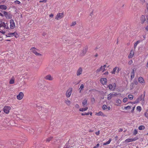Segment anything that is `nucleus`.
Instances as JSON below:
<instances>
[{
    "mask_svg": "<svg viewBox=\"0 0 148 148\" xmlns=\"http://www.w3.org/2000/svg\"><path fill=\"white\" fill-rule=\"evenodd\" d=\"M136 109L137 110L140 112L142 110V108L140 106H138L137 107Z\"/></svg>",
    "mask_w": 148,
    "mask_h": 148,
    "instance_id": "obj_36",
    "label": "nucleus"
},
{
    "mask_svg": "<svg viewBox=\"0 0 148 148\" xmlns=\"http://www.w3.org/2000/svg\"><path fill=\"white\" fill-rule=\"evenodd\" d=\"M141 41L140 40H138L134 44V48H136L137 45L141 42Z\"/></svg>",
    "mask_w": 148,
    "mask_h": 148,
    "instance_id": "obj_26",
    "label": "nucleus"
},
{
    "mask_svg": "<svg viewBox=\"0 0 148 148\" xmlns=\"http://www.w3.org/2000/svg\"><path fill=\"white\" fill-rule=\"evenodd\" d=\"M14 3L16 4H19L21 3V2L18 1L16 0L14 1Z\"/></svg>",
    "mask_w": 148,
    "mask_h": 148,
    "instance_id": "obj_38",
    "label": "nucleus"
},
{
    "mask_svg": "<svg viewBox=\"0 0 148 148\" xmlns=\"http://www.w3.org/2000/svg\"><path fill=\"white\" fill-rule=\"evenodd\" d=\"M134 56V53L132 51V50L130 52V53L128 56V58H132Z\"/></svg>",
    "mask_w": 148,
    "mask_h": 148,
    "instance_id": "obj_22",
    "label": "nucleus"
},
{
    "mask_svg": "<svg viewBox=\"0 0 148 148\" xmlns=\"http://www.w3.org/2000/svg\"><path fill=\"white\" fill-rule=\"evenodd\" d=\"M116 103L118 104H117V106L119 105L121 103V101L120 99L117 100L116 101Z\"/></svg>",
    "mask_w": 148,
    "mask_h": 148,
    "instance_id": "obj_30",
    "label": "nucleus"
},
{
    "mask_svg": "<svg viewBox=\"0 0 148 148\" xmlns=\"http://www.w3.org/2000/svg\"><path fill=\"white\" fill-rule=\"evenodd\" d=\"M82 105L84 107L85 106L87 103V100L86 99H85L82 102Z\"/></svg>",
    "mask_w": 148,
    "mask_h": 148,
    "instance_id": "obj_27",
    "label": "nucleus"
},
{
    "mask_svg": "<svg viewBox=\"0 0 148 148\" xmlns=\"http://www.w3.org/2000/svg\"><path fill=\"white\" fill-rule=\"evenodd\" d=\"M3 15H4L5 16H7V14H8V13L5 11H3Z\"/></svg>",
    "mask_w": 148,
    "mask_h": 148,
    "instance_id": "obj_44",
    "label": "nucleus"
},
{
    "mask_svg": "<svg viewBox=\"0 0 148 148\" xmlns=\"http://www.w3.org/2000/svg\"><path fill=\"white\" fill-rule=\"evenodd\" d=\"M145 127L143 125H140L138 127V129L140 130H144L145 129Z\"/></svg>",
    "mask_w": 148,
    "mask_h": 148,
    "instance_id": "obj_29",
    "label": "nucleus"
},
{
    "mask_svg": "<svg viewBox=\"0 0 148 148\" xmlns=\"http://www.w3.org/2000/svg\"><path fill=\"white\" fill-rule=\"evenodd\" d=\"M83 69L81 67H80L78 69L77 72V75L78 76L81 75Z\"/></svg>",
    "mask_w": 148,
    "mask_h": 148,
    "instance_id": "obj_11",
    "label": "nucleus"
},
{
    "mask_svg": "<svg viewBox=\"0 0 148 148\" xmlns=\"http://www.w3.org/2000/svg\"><path fill=\"white\" fill-rule=\"evenodd\" d=\"M5 17L8 19H11L12 18V16L10 14H8L7 16H6Z\"/></svg>",
    "mask_w": 148,
    "mask_h": 148,
    "instance_id": "obj_33",
    "label": "nucleus"
},
{
    "mask_svg": "<svg viewBox=\"0 0 148 148\" xmlns=\"http://www.w3.org/2000/svg\"><path fill=\"white\" fill-rule=\"evenodd\" d=\"M131 107L130 106H127L126 107H124V109L125 110H127V109H131Z\"/></svg>",
    "mask_w": 148,
    "mask_h": 148,
    "instance_id": "obj_42",
    "label": "nucleus"
},
{
    "mask_svg": "<svg viewBox=\"0 0 148 148\" xmlns=\"http://www.w3.org/2000/svg\"><path fill=\"white\" fill-rule=\"evenodd\" d=\"M95 101V99L94 98L92 97V98H91V101L92 103H94Z\"/></svg>",
    "mask_w": 148,
    "mask_h": 148,
    "instance_id": "obj_48",
    "label": "nucleus"
},
{
    "mask_svg": "<svg viewBox=\"0 0 148 148\" xmlns=\"http://www.w3.org/2000/svg\"><path fill=\"white\" fill-rule=\"evenodd\" d=\"M146 21V18L144 15H142L140 18V21L141 24H143Z\"/></svg>",
    "mask_w": 148,
    "mask_h": 148,
    "instance_id": "obj_13",
    "label": "nucleus"
},
{
    "mask_svg": "<svg viewBox=\"0 0 148 148\" xmlns=\"http://www.w3.org/2000/svg\"><path fill=\"white\" fill-rule=\"evenodd\" d=\"M76 24V23L75 22H73L71 23V26H74Z\"/></svg>",
    "mask_w": 148,
    "mask_h": 148,
    "instance_id": "obj_47",
    "label": "nucleus"
},
{
    "mask_svg": "<svg viewBox=\"0 0 148 148\" xmlns=\"http://www.w3.org/2000/svg\"><path fill=\"white\" fill-rule=\"evenodd\" d=\"M107 80L105 78H102L100 79V82L103 85L106 84Z\"/></svg>",
    "mask_w": 148,
    "mask_h": 148,
    "instance_id": "obj_12",
    "label": "nucleus"
},
{
    "mask_svg": "<svg viewBox=\"0 0 148 148\" xmlns=\"http://www.w3.org/2000/svg\"><path fill=\"white\" fill-rule=\"evenodd\" d=\"M146 6L147 11V15H148V3H146Z\"/></svg>",
    "mask_w": 148,
    "mask_h": 148,
    "instance_id": "obj_50",
    "label": "nucleus"
},
{
    "mask_svg": "<svg viewBox=\"0 0 148 148\" xmlns=\"http://www.w3.org/2000/svg\"><path fill=\"white\" fill-rule=\"evenodd\" d=\"M138 81L142 84H144L145 81L144 79L141 77H139L138 78Z\"/></svg>",
    "mask_w": 148,
    "mask_h": 148,
    "instance_id": "obj_14",
    "label": "nucleus"
},
{
    "mask_svg": "<svg viewBox=\"0 0 148 148\" xmlns=\"http://www.w3.org/2000/svg\"><path fill=\"white\" fill-rule=\"evenodd\" d=\"M90 114V112H88L87 113L85 112L84 113H82L81 114L82 115L84 116L85 115H88Z\"/></svg>",
    "mask_w": 148,
    "mask_h": 148,
    "instance_id": "obj_37",
    "label": "nucleus"
},
{
    "mask_svg": "<svg viewBox=\"0 0 148 148\" xmlns=\"http://www.w3.org/2000/svg\"><path fill=\"white\" fill-rule=\"evenodd\" d=\"M88 47H86L84 48L82 51V53H81V55L82 56H84L86 53Z\"/></svg>",
    "mask_w": 148,
    "mask_h": 148,
    "instance_id": "obj_15",
    "label": "nucleus"
},
{
    "mask_svg": "<svg viewBox=\"0 0 148 148\" xmlns=\"http://www.w3.org/2000/svg\"><path fill=\"white\" fill-rule=\"evenodd\" d=\"M104 74L108 75V71L104 73Z\"/></svg>",
    "mask_w": 148,
    "mask_h": 148,
    "instance_id": "obj_60",
    "label": "nucleus"
},
{
    "mask_svg": "<svg viewBox=\"0 0 148 148\" xmlns=\"http://www.w3.org/2000/svg\"><path fill=\"white\" fill-rule=\"evenodd\" d=\"M15 78L14 77H12L10 79L9 83L10 84H13L14 83Z\"/></svg>",
    "mask_w": 148,
    "mask_h": 148,
    "instance_id": "obj_21",
    "label": "nucleus"
},
{
    "mask_svg": "<svg viewBox=\"0 0 148 148\" xmlns=\"http://www.w3.org/2000/svg\"><path fill=\"white\" fill-rule=\"evenodd\" d=\"M6 6L4 5H0V9L2 10H5L7 9Z\"/></svg>",
    "mask_w": 148,
    "mask_h": 148,
    "instance_id": "obj_19",
    "label": "nucleus"
},
{
    "mask_svg": "<svg viewBox=\"0 0 148 148\" xmlns=\"http://www.w3.org/2000/svg\"><path fill=\"white\" fill-rule=\"evenodd\" d=\"M146 34H143V36L144 38V39H145L146 38Z\"/></svg>",
    "mask_w": 148,
    "mask_h": 148,
    "instance_id": "obj_58",
    "label": "nucleus"
},
{
    "mask_svg": "<svg viewBox=\"0 0 148 148\" xmlns=\"http://www.w3.org/2000/svg\"><path fill=\"white\" fill-rule=\"evenodd\" d=\"M133 63V61L132 60H130L128 62L129 65H131Z\"/></svg>",
    "mask_w": 148,
    "mask_h": 148,
    "instance_id": "obj_46",
    "label": "nucleus"
},
{
    "mask_svg": "<svg viewBox=\"0 0 148 148\" xmlns=\"http://www.w3.org/2000/svg\"><path fill=\"white\" fill-rule=\"evenodd\" d=\"M30 51L33 53L36 56H41L42 55L38 53L39 51V50L37 49L35 47H32L30 49Z\"/></svg>",
    "mask_w": 148,
    "mask_h": 148,
    "instance_id": "obj_2",
    "label": "nucleus"
},
{
    "mask_svg": "<svg viewBox=\"0 0 148 148\" xmlns=\"http://www.w3.org/2000/svg\"><path fill=\"white\" fill-rule=\"evenodd\" d=\"M47 1V0H40L39 2H46Z\"/></svg>",
    "mask_w": 148,
    "mask_h": 148,
    "instance_id": "obj_52",
    "label": "nucleus"
},
{
    "mask_svg": "<svg viewBox=\"0 0 148 148\" xmlns=\"http://www.w3.org/2000/svg\"><path fill=\"white\" fill-rule=\"evenodd\" d=\"M127 100H128V98L127 97H125L124 98V99H123V101L124 103H125L127 101Z\"/></svg>",
    "mask_w": 148,
    "mask_h": 148,
    "instance_id": "obj_40",
    "label": "nucleus"
},
{
    "mask_svg": "<svg viewBox=\"0 0 148 148\" xmlns=\"http://www.w3.org/2000/svg\"><path fill=\"white\" fill-rule=\"evenodd\" d=\"M111 141V139H109V140L106 143H103V145H108V144H109L110 143Z\"/></svg>",
    "mask_w": 148,
    "mask_h": 148,
    "instance_id": "obj_31",
    "label": "nucleus"
},
{
    "mask_svg": "<svg viewBox=\"0 0 148 148\" xmlns=\"http://www.w3.org/2000/svg\"><path fill=\"white\" fill-rule=\"evenodd\" d=\"M9 29V27L7 23L4 22H1L0 23V32L4 34L6 32L5 29Z\"/></svg>",
    "mask_w": 148,
    "mask_h": 148,
    "instance_id": "obj_1",
    "label": "nucleus"
},
{
    "mask_svg": "<svg viewBox=\"0 0 148 148\" xmlns=\"http://www.w3.org/2000/svg\"><path fill=\"white\" fill-rule=\"evenodd\" d=\"M53 138V137L50 136L46 140V142H49Z\"/></svg>",
    "mask_w": 148,
    "mask_h": 148,
    "instance_id": "obj_28",
    "label": "nucleus"
},
{
    "mask_svg": "<svg viewBox=\"0 0 148 148\" xmlns=\"http://www.w3.org/2000/svg\"><path fill=\"white\" fill-rule=\"evenodd\" d=\"M75 107L77 108H79V105L78 104H76L75 105Z\"/></svg>",
    "mask_w": 148,
    "mask_h": 148,
    "instance_id": "obj_51",
    "label": "nucleus"
},
{
    "mask_svg": "<svg viewBox=\"0 0 148 148\" xmlns=\"http://www.w3.org/2000/svg\"><path fill=\"white\" fill-rule=\"evenodd\" d=\"M138 103V101H137V100H136V101H134L132 103L134 104H135L136 103Z\"/></svg>",
    "mask_w": 148,
    "mask_h": 148,
    "instance_id": "obj_54",
    "label": "nucleus"
},
{
    "mask_svg": "<svg viewBox=\"0 0 148 148\" xmlns=\"http://www.w3.org/2000/svg\"><path fill=\"white\" fill-rule=\"evenodd\" d=\"M101 69H100V68L98 69L96 71V72L97 73H98V72H100V71H101Z\"/></svg>",
    "mask_w": 148,
    "mask_h": 148,
    "instance_id": "obj_53",
    "label": "nucleus"
},
{
    "mask_svg": "<svg viewBox=\"0 0 148 148\" xmlns=\"http://www.w3.org/2000/svg\"><path fill=\"white\" fill-rule=\"evenodd\" d=\"M93 131V130H92V129H90L89 131V132H92Z\"/></svg>",
    "mask_w": 148,
    "mask_h": 148,
    "instance_id": "obj_63",
    "label": "nucleus"
},
{
    "mask_svg": "<svg viewBox=\"0 0 148 148\" xmlns=\"http://www.w3.org/2000/svg\"><path fill=\"white\" fill-rule=\"evenodd\" d=\"M45 78L46 79L49 80H52L53 79V77L50 75L46 76Z\"/></svg>",
    "mask_w": 148,
    "mask_h": 148,
    "instance_id": "obj_16",
    "label": "nucleus"
},
{
    "mask_svg": "<svg viewBox=\"0 0 148 148\" xmlns=\"http://www.w3.org/2000/svg\"><path fill=\"white\" fill-rule=\"evenodd\" d=\"M73 89L72 88H69L66 93V97H70L71 95Z\"/></svg>",
    "mask_w": 148,
    "mask_h": 148,
    "instance_id": "obj_6",
    "label": "nucleus"
},
{
    "mask_svg": "<svg viewBox=\"0 0 148 148\" xmlns=\"http://www.w3.org/2000/svg\"><path fill=\"white\" fill-rule=\"evenodd\" d=\"M128 98L131 100H132L133 98V96L132 95H128Z\"/></svg>",
    "mask_w": 148,
    "mask_h": 148,
    "instance_id": "obj_34",
    "label": "nucleus"
},
{
    "mask_svg": "<svg viewBox=\"0 0 148 148\" xmlns=\"http://www.w3.org/2000/svg\"><path fill=\"white\" fill-rule=\"evenodd\" d=\"M134 69H133L131 73V79H132L134 77Z\"/></svg>",
    "mask_w": 148,
    "mask_h": 148,
    "instance_id": "obj_18",
    "label": "nucleus"
},
{
    "mask_svg": "<svg viewBox=\"0 0 148 148\" xmlns=\"http://www.w3.org/2000/svg\"><path fill=\"white\" fill-rule=\"evenodd\" d=\"M118 95H121V94H117V93L115 92L111 93L108 95L107 99L108 100H110L114 96H116Z\"/></svg>",
    "mask_w": 148,
    "mask_h": 148,
    "instance_id": "obj_4",
    "label": "nucleus"
},
{
    "mask_svg": "<svg viewBox=\"0 0 148 148\" xmlns=\"http://www.w3.org/2000/svg\"><path fill=\"white\" fill-rule=\"evenodd\" d=\"M100 133V131L99 130L97 132L95 133V134L97 135H99Z\"/></svg>",
    "mask_w": 148,
    "mask_h": 148,
    "instance_id": "obj_49",
    "label": "nucleus"
},
{
    "mask_svg": "<svg viewBox=\"0 0 148 148\" xmlns=\"http://www.w3.org/2000/svg\"><path fill=\"white\" fill-rule=\"evenodd\" d=\"M11 108L10 107L8 106H5L3 108V110L4 112L6 114H8Z\"/></svg>",
    "mask_w": 148,
    "mask_h": 148,
    "instance_id": "obj_8",
    "label": "nucleus"
},
{
    "mask_svg": "<svg viewBox=\"0 0 148 148\" xmlns=\"http://www.w3.org/2000/svg\"><path fill=\"white\" fill-rule=\"evenodd\" d=\"M110 90H114L116 87V84L115 83H113L112 84H109L108 86Z\"/></svg>",
    "mask_w": 148,
    "mask_h": 148,
    "instance_id": "obj_7",
    "label": "nucleus"
},
{
    "mask_svg": "<svg viewBox=\"0 0 148 148\" xmlns=\"http://www.w3.org/2000/svg\"><path fill=\"white\" fill-rule=\"evenodd\" d=\"M99 145H100L99 144V143H98L97 144V145L96 146H95L93 147V148H97L99 147Z\"/></svg>",
    "mask_w": 148,
    "mask_h": 148,
    "instance_id": "obj_45",
    "label": "nucleus"
},
{
    "mask_svg": "<svg viewBox=\"0 0 148 148\" xmlns=\"http://www.w3.org/2000/svg\"><path fill=\"white\" fill-rule=\"evenodd\" d=\"M64 17V13H58L55 16V18L56 19L58 20L62 19Z\"/></svg>",
    "mask_w": 148,
    "mask_h": 148,
    "instance_id": "obj_3",
    "label": "nucleus"
},
{
    "mask_svg": "<svg viewBox=\"0 0 148 148\" xmlns=\"http://www.w3.org/2000/svg\"><path fill=\"white\" fill-rule=\"evenodd\" d=\"M145 29L147 31H148V25L145 27Z\"/></svg>",
    "mask_w": 148,
    "mask_h": 148,
    "instance_id": "obj_57",
    "label": "nucleus"
},
{
    "mask_svg": "<svg viewBox=\"0 0 148 148\" xmlns=\"http://www.w3.org/2000/svg\"><path fill=\"white\" fill-rule=\"evenodd\" d=\"M145 115L147 118L148 119V110H147L145 113Z\"/></svg>",
    "mask_w": 148,
    "mask_h": 148,
    "instance_id": "obj_35",
    "label": "nucleus"
},
{
    "mask_svg": "<svg viewBox=\"0 0 148 148\" xmlns=\"http://www.w3.org/2000/svg\"><path fill=\"white\" fill-rule=\"evenodd\" d=\"M88 109L87 107H86L85 108H80L79 109V111L80 112H84L86 111Z\"/></svg>",
    "mask_w": 148,
    "mask_h": 148,
    "instance_id": "obj_24",
    "label": "nucleus"
},
{
    "mask_svg": "<svg viewBox=\"0 0 148 148\" xmlns=\"http://www.w3.org/2000/svg\"><path fill=\"white\" fill-rule=\"evenodd\" d=\"M97 116H105L106 115L101 111H100L98 112H97L95 114Z\"/></svg>",
    "mask_w": 148,
    "mask_h": 148,
    "instance_id": "obj_17",
    "label": "nucleus"
},
{
    "mask_svg": "<svg viewBox=\"0 0 148 148\" xmlns=\"http://www.w3.org/2000/svg\"><path fill=\"white\" fill-rule=\"evenodd\" d=\"M102 108L104 110H106L107 108V106L105 105H103L102 106Z\"/></svg>",
    "mask_w": 148,
    "mask_h": 148,
    "instance_id": "obj_43",
    "label": "nucleus"
},
{
    "mask_svg": "<svg viewBox=\"0 0 148 148\" xmlns=\"http://www.w3.org/2000/svg\"><path fill=\"white\" fill-rule=\"evenodd\" d=\"M135 140L134 139L128 138L125 140V142L126 143H128L133 141Z\"/></svg>",
    "mask_w": 148,
    "mask_h": 148,
    "instance_id": "obj_20",
    "label": "nucleus"
},
{
    "mask_svg": "<svg viewBox=\"0 0 148 148\" xmlns=\"http://www.w3.org/2000/svg\"><path fill=\"white\" fill-rule=\"evenodd\" d=\"M53 15L52 14H51L49 15L50 17H53Z\"/></svg>",
    "mask_w": 148,
    "mask_h": 148,
    "instance_id": "obj_62",
    "label": "nucleus"
},
{
    "mask_svg": "<svg viewBox=\"0 0 148 148\" xmlns=\"http://www.w3.org/2000/svg\"><path fill=\"white\" fill-rule=\"evenodd\" d=\"M100 69H101V71H102V72H104L105 71V69L103 68L102 66L100 67Z\"/></svg>",
    "mask_w": 148,
    "mask_h": 148,
    "instance_id": "obj_41",
    "label": "nucleus"
},
{
    "mask_svg": "<svg viewBox=\"0 0 148 148\" xmlns=\"http://www.w3.org/2000/svg\"><path fill=\"white\" fill-rule=\"evenodd\" d=\"M117 69V67H116L113 68V70L111 72V73L112 74H115Z\"/></svg>",
    "mask_w": 148,
    "mask_h": 148,
    "instance_id": "obj_25",
    "label": "nucleus"
},
{
    "mask_svg": "<svg viewBox=\"0 0 148 148\" xmlns=\"http://www.w3.org/2000/svg\"><path fill=\"white\" fill-rule=\"evenodd\" d=\"M146 23L148 25V17L146 16Z\"/></svg>",
    "mask_w": 148,
    "mask_h": 148,
    "instance_id": "obj_55",
    "label": "nucleus"
},
{
    "mask_svg": "<svg viewBox=\"0 0 148 148\" xmlns=\"http://www.w3.org/2000/svg\"><path fill=\"white\" fill-rule=\"evenodd\" d=\"M93 15V12H91L90 13V16H92Z\"/></svg>",
    "mask_w": 148,
    "mask_h": 148,
    "instance_id": "obj_56",
    "label": "nucleus"
},
{
    "mask_svg": "<svg viewBox=\"0 0 148 148\" xmlns=\"http://www.w3.org/2000/svg\"><path fill=\"white\" fill-rule=\"evenodd\" d=\"M0 16H4V15H3V14L0 13Z\"/></svg>",
    "mask_w": 148,
    "mask_h": 148,
    "instance_id": "obj_64",
    "label": "nucleus"
},
{
    "mask_svg": "<svg viewBox=\"0 0 148 148\" xmlns=\"http://www.w3.org/2000/svg\"><path fill=\"white\" fill-rule=\"evenodd\" d=\"M24 96V94L22 92H20L17 96V99L19 100H21L22 99Z\"/></svg>",
    "mask_w": 148,
    "mask_h": 148,
    "instance_id": "obj_10",
    "label": "nucleus"
},
{
    "mask_svg": "<svg viewBox=\"0 0 148 148\" xmlns=\"http://www.w3.org/2000/svg\"><path fill=\"white\" fill-rule=\"evenodd\" d=\"M84 88V85L83 84H81L80 85V87L79 89V90L80 91V92H81V91Z\"/></svg>",
    "mask_w": 148,
    "mask_h": 148,
    "instance_id": "obj_32",
    "label": "nucleus"
},
{
    "mask_svg": "<svg viewBox=\"0 0 148 148\" xmlns=\"http://www.w3.org/2000/svg\"><path fill=\"white\" fill-rule=\"evenodd\" d=\"M116 73H119V68H118L117 67V70H116Z\"/></svg>",
    "mask_w": 148,
    "mask_h": 148,
    "instance_id": "obj_59",
    "label": "nucleus"
},
{
    "mask_svg": "<svg viewBox=\"0 0 148 148\" xmlns=\"http://www.w3.org/2000/svg\"><path fill=\"white\" fill-rule=\"evenodd\" d=\"M135 108V106H134V107L132 109V111H131V112H134V110Z\"/></svg>",
    "mask_w": 148,
    "mask_h": 148,
    "instance_id": "obj_61",
    "label": "nucleus"
},
{
    "mask_svg": "<svg viewBox=\"0 0 148 148\" xmlns=\"http://www.w3.org/2000/svg\"><path fill=\"white\" fill-rule=\"evenodd\" d=\"M10 29H13L16 27V25L14 21L11 19L10 21Z\"/></svg>",
    "mask_w": 148,
    "mask_h": 148,
    "instance_id": "obj_5",
    "label": "nucleus"
},
{
    "mask_svg": "<svg viewBox=\"0 0 148 148\" xmlns=\"http://www.w3.org/2000/svg\"><path fill=\"white\" fill-rule=\"evenodd\" d=\"M138 133V131L137 130L135 129L133 133V134L134 135H136Z\"/></svg>",
    "mask_w": 148,
    "mask_h": 148,
    "instance_id": "obj_39",
    "label": "nucleus"
},
{
    "mask_svg": "<svg viewBox=\"0 0 148 148\" xmlns=\"http://www.w3.org/2000/svg\"><path fill=\"white\" fill-rule=\"evenodd\" d=\"M8 35H6L7 37H11L12 36V35L14 36L16 38H17L18 36V34L16 32L9 33Z\"/></svg>",
    "mask_w": 148,
    "mask_h": 148,
    "instance_id": "obj_9",
    "label": "nucleus"
},
{
    "mask_svg": "<svg viewBox=\"0 0 148 148\" xmlns=\"http://www.w3.org/2000/svg\"><path fill=\"white\" fill-rule=\"evenodd\" d=\"M64 102L67 106H70L71 103V101L68 99L65 100Z\"/></svg>",
    "mask_w": 148,
    "mask_h": 148,
    "instance_id": "obj_23",
    "label": "nucleus"
}]
</instances>
